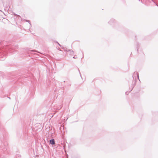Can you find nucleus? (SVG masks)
I'll use <instances>...</instances> for the list:
<instances>
[{"instance_id": "nucleus-1", "label": "nucleus", "mask_w": 158, "mask_h": 158, "mask_svg": "<svg viewBox=\"0 0 158 158\" xmlns=\"http://www.w3.org/2000/svg\"><path fill=\"white\" fill-rule=\"evenodd\" d=\"M50 143L52 144H55V141L54 139H51L50 141Z\"/></svg>"}, {"instance_id": "nucleus-2", "label": "nucleus", "mask_w": 158, "mask_h": 158, "mask_svg": "<svg viewBox=\"0 0 158 158\" xmlns=\"http://www.w3.org/2000/svg\"><path fill=\"white\" fill-rule=\"evenodd\" d=\"M70 51V52H72L73 53V52L72 51H71V50H69Z\"/></svg>"}]
</instances>
